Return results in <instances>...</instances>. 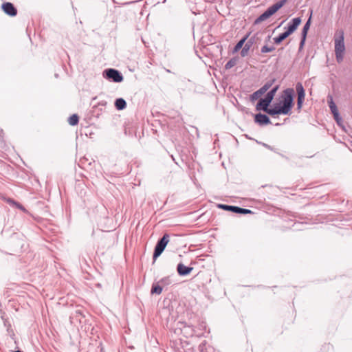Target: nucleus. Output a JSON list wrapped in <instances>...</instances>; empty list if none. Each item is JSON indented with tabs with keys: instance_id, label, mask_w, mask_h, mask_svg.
I'll list each match as a JSON object with an SVG mask.
<instances>
[{
	"instance_id": "f257e3e1",
	"label": "nucleus",
	"mask_w": 352,
	"mask_h": 352,
	"mask_svg": "<svg viewBox=\"0 0 352 352\" xmlns=\"http://www.w3.org/2000/svg\"><path fill=\"white\" fill-rule=\"evenodd\" d=\"M294 90L292 88L285 89L282 95V105L277 104L274 108H270L267 113L270 116L289 114L294 106Z\"/></svg>"
},
{
	"instance_id": "f03ea898",
	"label": "nucleus",
	"mask_w": 352,
	"mask_h": 352,
	"mask_svg": "<svg viewBox=\"0 0 352 352\" xmlns=\"http://www.w3.org/2000/svg\"><path fill=\"white\" fill-rule=\"evenodd\" d=\"M335 41V54L338 63H340L343 60L345 45L344 42V31L338 30L334 36Z\"/></svg>"
},
{
	"instance_id": "7ed1b4c3",
	"label": "nucleus",
	"mask_w": 352,
	"mask_h": 352,
	"mask_svg": "<svg viewBox=\"0 0 352 352\" xmlns=\"http://www.w3.org/2000/svg\"><path fill=\"white\" fill-rule=\"evenodd\" d=\"M287 1V0H280V1L274 3L269 7L262 14H261L256 20L255 23L258 24L262 21H265L274 14H275L279 9H280Z\"/></svg>"
},
{
	"instance_id": "20e7f679",
	"label": "nucleus",
	"mask_w": 352,
	"mask_h": 352,
	"mask_svg": "<svg viewBox=\"0 0 352 352\" xmlns=\"http://www.w3.org/2000/svg\"><path fill=\"white\" fill-rule=\"evenodd\" d=\"M169 242V235L168 234H165L157 243L154 253H153V260L154 261L157 259V257H159L161 254L164 250L166 246L167 245L168 243Z\"/></svg>"
},
{
	"instance_id": "39448f33",
	"label": "nucleus",
	"mask_w": 352,
	"mask_h": 352,
	"mask_svg": "<svg viewBox=\"0 0 352 352\" xmlns=\"http://www.w3.org/2000/svg\"><path fill=\"white\" fill-rule=\"evenodd\" d=\"M104 77L112 80L115 82H120L123 80L122 74L115 69H107L104 71Z\"/></svg>"
},
{
	"instance_id": "423d86ee",
	"label": "nucleus",
	"mask_w": 352,
	"mask_h": 352,
	"mask_svg": "<svg viewBox=\"0 0 352 352\" xmlns=\"http://www.w3.org/2000/svg\"><path fill=\"white\" fill-rule=\"evenodd\" d=\"M296 90L298 95L297 110L300 111L302 109V104L304 102L305 97V91L302 83L297 82V84L296 85Z\"/></svg>"
},
{
	"instance_id": "0eeeda50",
	"label": "nucleus",
	"mask_w": 352,
	"mask_h": 352,
	"mask_svg": "<svg viewBox=\"0 0 352 352\" xmlns=\"http://www.w3.org/2000/svg\"><path fill=\"white\" fill-rule=\"evenodd\" d=\"M218 207L219 208H222V209H223L225 210L232 211V212H233L234 213H237V214H246L252 213V212L250 210H249V209L242 208H240V207H238V206H234L219 204L218 206Z\"/></svg>"
},
{
	"instance_id": "6e6552de",
	"label": "nucleus",
	"mask_w": 352,
	"mask_h": 352,
	"mask_svg": "<svg viewBox=\"0 0 352 352\" xmlns=\"http://www.w3.org/2000/svg\"><path fill=\"white\" fill-rule=\"evenodd\" d=\"M258 33L254 34L253 36L250 37L248 41L245 43L241 51V56L244 57L248 55V53L252 47V45L255 43L258 39L257 38Z\"/></svg>"
},
{
	"instance_id": "1a4fd4ad",
	"label": "nucleus",
	"mask_w": 352,
	"mask_h": 352,
	"mask_svg": "<svg viewBox=\"0 0 352 352\" xmlns=\"http://www.w3.org/2000/svg\"><path fill=\"white\" fill-rule=\"evenodd\" d=\"M1 8L3 12L9 16H14L17 14L16 8L10 2L3 3Z\"/></svg>"
},
{
	"instance_id": "9d476101",
	"label": "nucleus",
	"mask_w": 352,
	"mask_h": 352,
	"mask_svg": "<svg viewBox=\"0 0 352 352\" xmlns=\"http://www.w3.org/2000/svg\"><path fill=\"white\" fill-rule=\"evenodd\" d=\"M301 23V19L300 17L294 18L292 20V21L288 24L287 28V33L290 35L292 34L298 27V25Z\"/></svg>"
},
{
	"instance_id": "9b49d317",
	"label": "nucleus",
	"mask_w": 352,
	"mask_h": 352,
	"mask_svg": "<svg viewBox=\"0 0 352 352\" xmlns=\"http://www.w3.org/2000/svg\"><path fill=\"white\" fill-rule=\"evenodd\" d=\"M192 270L193 267L185 266L182 263H179L177 267V272L180 276H186L189 274Z\"/></svg>"
},
{
	"instance_id": "f8f14e48",
	"label": "nucleus",
	"mask_w": 352,
	"mask_h": 352,
	"mask_svg": "<svg viewBox=\"0 0 352 352\" xmlns=\"http://www.w3.org/2000/svg\"><path fill=\"white\" fill-rule=\"evenodd\" d=\"M255 122L261 125L268 124L270 120L267 116L262 113H258L255 116Z\"/></svg>"
},
{
	"instance_id": "ddd939ff",
	"label": "nucleus",
	"mask_w": 352,
	"mask_h": 352,
	"mask_svg": "<svg viewBox=\"0 0 352 352\" xmlns=\"http://www.w3.org/2000/svg\"><path fill=\"white\" fill-rule=\"evenodd\" d=\"M327 98H328V104H329V109H330L332 114L336 115V112H338V109H337V107H336L335 102H333V97L331 95H329Z\"/></svg>"
},
{
	"instance_id": "4468645a",
	"label": "nucleus",
	"mask_w": 352,
	"mask_h": 352,
	"mask_svg": "<svg viewBox=\"0 0 352 352\" xmlns=\"http://www.w3.org/2000/svg\"><path fill=\"white\" fill-rule=\"evenodd\" d=\"M115 107L118 110H122L126 108V102L123 98H118L115 101Z\"/></svg>"
},
{
	"instance_id": "2eb2a0df",
	"label": "nucleus",
	"mask_w": 352,
	"mask_h": 352,
	"mask_svg": "<svg viewBox=\"0 0 352 352\" xmlns=\"http://www.w3.org/2000/svg\"><path fill=\"white\" fill-rule=\"evenodd\" d=\"M268 104L266 102H263V100L262 99H260L258 102L257 103L256 106V110H263V111L266 112L267 113V111L270 110V108H268Z\"/></svg>"
},
{
	"instance_id": "dca6fc26",
	"label": "nucleus",
	"mask_w": 352,
	"mask_h": 352,
	"mask_svg": "<svg viewBox=\"0 0 352 352\" xmlns=\"http://www.w3.org/2000/svg\"><path fill=\"white\" fill-rule=\"evenodd\" d=\"M250 33L248 34L246 36H245L243 38H241L234 46V52H238L239 50H241L244 45L245 42L247 41L250 36Z\"/></svg>"
},
{
	"instance_id": "f3484780",
	"label": "nucleus",
	"mask_w": 352,
	"mask_h": 352,
	"mask_svg": "<svg viewBox=\"0 0 352 352\" xmlns=\"http://www.w3.org/2000/svg\"><path fill=\"white\" fill-rule=\"evenodd\" d=\"M289 36V35L285 31V32L280 34L278 36L274 38V41L275 43L279 44Z\"/></svg>"
},
{
	"instance_id": "a211bd4d",
	"label": "nucleus",
	"mask_w": 352,
	"mask_h": 352,
	"mask_svg": "<svg viewBox=\"0 0 352 352\" xmlns=\"http://www.w3.org/2000/svg\"><path fill=\"white\" fill-rule=\"evenodd\" d=\"M264 94L265 93L263 92V89L260 88L250 96V99L252 101H254Z\"/></svg>"
},
{
	"instance_id": "6ab92c4d",
	"label": "nucleus",
	"mask_w": 352,
	"mask_h": 352,
	"mask_svg": "<svg viewBox=\"0 0 352 352\" xmlns=\"http://www.w3.org/2000/svg\"><path fill=\"white\" fill-rule=\"evenodd\" d=\"M79 118L78 115L73 114L68 119V122L71 126H75L78 123Z\"/></svg>"
},
{
	"instance_id": "aec40b11",
	"label": "nucleus",
	"mask_w": 352,
	"mask_h": 352,
	"mask_svg": "<svg viewBox=\"0 0 352 352\" xmlns=\"http://www.w3.org/2000/svg\"><path fill=\"white\" fill-rule=\"evenodd\" d=\"M310 24H311V16L309 17L308 21L306 22V23L305 24V25L302 28V36H307V32L310 28Z\"/></svg>"
},
{
	"instance_id": "412c9836",
	"label": "nucleus",
	"mask_w": 352,
	"mask_h": 352,
	"mask_svg": "<svg viewBox=\"0 0 352 352\" xmlns=\"http://www.w3.org/2000/svg\"><path fill=\"white\" fill-rule=\"evenodd\" d=\"M275 79L270 80L265 83V85L261 87L263 92L265 93L274 84Z\"/></svg>"
},
{
	"instance_id": "4be33fe9",
	"label": "nucleus",
	"mask_w": 352,
	"mask_h": 352,
	"mask_svg": "<svg viewBox=\"0 0 352 352\" xmlns=\"http://www.w3.org/2000/svg\"><path fill=\"white\" fill-rule=\"evenodd\" d=\"M162 292V287L158 285H153L151 288V293L160 294Z\"/></svg>"
},
{
	"instance_id": "5701e85b",
	"label": "nucleus",
	"mask_w": 352,
	"mask_h": 352,
	"mask_svg": "<svg viewBox=\"0 0 352 352\" xmlns=\"http://www.w3.org/2000/svg\"><path fill=\"white\" fill-rule=\"evenodd\" d=\"M236 64V60L235 58H231L230 60H228L226 63L225 67L226 69H230L232 67H233Z\"/></svg>"
},
{
	"instance_id": "b1692460",
	"label": "nucleus",
	"mask_w": 352,
	"mask_h": 352,
	"mask_svg": "<svg viewBox=\"0 0 352 352\" xmlns=\"http://www.w3.org/2000/svg\"><path fill=\"white\" fill-rule=\"evenodd\" d=\"M275 50V47L274 46L268 47L267 45H264L261 49V52L263 54L273 52Z\"/></svg>"
},
{
	"instance_id": "393cba45",
	"label": "nucleus",
	"mask_w": 352,
	"mask_h": 352,
	"mask_svg": "<svg viewBox=\"0 0 352 352\" xmlns=\"http://www.w3.org/2000/svg\"><path fill=\"white\" fill-rule=\"evenodd\" d=\"M263 100V102H266L270 105V104L272 102V100L274 99L273 96H270L268 94H266L265 97L264 98H261Z\"/></svg>"
},
{
	"instance_id": "a878e982",
	"label": "nucleus",
	"mask_w": 352,
	"mask_h": 352,
	"mask_svg": "<svg viewBox=\"0 0 352 352\" xmlns=\"http://www.w3.org/2000/svg\"><path fill=\"white\" fill-rule=\"evenodd\" d=\"M263 100V102H266L270 105V104L272 102V100L274 99L273 96H270L268 94H266L265 97L264 98H261Z\"/></svg>"
},
{
	"instance_id": "bb28decb",
	"label": "nucleus",
	"mask_w": 352,
	"mask_h": 352,
	"mask_svg": "<svg viewBox=\"0 0 352 352\" xmlns=\"http://www.w3.org/2000/svg\"><path fill=\"white\" fill-rule=\"evenodd\" d=\"M278 88H279V86L276 85L274 87H273L269 92H267V94L270 96H273V98H274L276 91H278Z\"/></svg>"
},
{
	"instance_id": "cd10ccee",
	"label": "nucleus",
	"mask_w": 352,
	"mask_h": 352,
	"mask_svg": "<svg viewBox=\"0 0 352 352\" xmlns=\"http://www.w3.org/2000/svg\"><path fill=\"white\" fill-rule=\"evenodd\" d=\"M334 119L336 120V122L340 124V122L342 121V118L340 117L338 111L336 112V115H333Z\"/></svg>"
},
{
	"instance_id": "c85d7f7f",
	"label": "nucleus",
	"mask_w": 352,
	"mask_h": 352,
	"mask_svg": "<svg viewBox=\"0 0 352 352\" xmlns=\"http://www.w3.org/2000/svg\"><path fill=\"white\" fill-rule=\"evenodd\" d=\"M306 37L307 36H302V38H301V41L300 43V46H299L300 50H301L303 47V46L305 45V40H306Z\"/></svg>"
},
{
	"instance_id": "c756f323",
	"label": "nucleus",
	"mask_w": 352,
	"mask_h": 352,
	"mask_svg": "<svg viewBox=\"0 0 352 352\" xmlns=\"http://www.w3.org/2000/svg\"><path fill=\"white\" fill-rule=\"evenodd\" d=\"M8 201L9 203H11V204H12L16 205L17 208H20V209H21V210H24L23 207L22 206H21L19 204H17V203H16L15 201H12V200H10V199H9Z\"/></svg>"
},
{
	"instance_id": "7c9ffc66",
	"label": "nucleus",
	"mask_w": 352,
	"mask_h": 352,
	"mask_svg": "<svg viewBox=\"0 0 352 352\" xmlns=\"http://www.w3.org/2000/svg\"><path fill=\"white\" fill-rule=\"evenodd\" d=\"M107 104V101L105 100H101L98 102L99 106H106Z\"/></svg>"
},
{
	"instance_id": "2f4dec72",
	"label": "nucleus",
	"mask_w": 352,
	"mask_h": 352,
	"mask_svg": "<svg viewBox=\"0 0 352 352\" xmlns=\"http://www.w3.org/2000/svg\"><path fill=\"white\" fill-rule=\"evenodd\" d=\"M76 316L77 315H81V311L80 310H76Z\"/></svg>"
}]
</instances>
